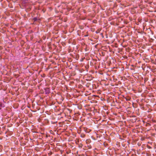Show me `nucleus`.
Segmentation results:
<instances>
[{"label":"nucleus","instance_id":"obj_1","mask_svg":"<svg viewBox=\"0 0 156 156\" xmlns=\"http://www.w3.org/2000/svg\"><path fill=\"white\" fill-rule=\"evenodd\" d=\"M125 98L127 101H130L131 99V97L129 96H127Z\"/></svg>","mask_w":156,"mask_h":156},{"label":"nucleus","instance_id":"obj_2","mask_svg":"<svg viewBox=\"0 0 156 156\" xmlns=\"http://www.w3.org/2000/svg\"><path fill=\"white\" fill-rule=\"evenodd\" d=\"M87 149H90L91 148V146L90 144H87V145L85 146Z\"/></svg>","mask_w":156,"mask_h":156},{"label":"nucleus","instance_id":"obj_3","mask_svg":"<svg viewBox=\"0 0 156 156\" xmlns=\"http://www.w3.org/2000/svg\"><path fill=\"white\" fill-rule=\"evenodd\" d=\"M45 92L47 94H49L50 93L49 88H47L45 89Z\"/></svg>","mask_w":156,"mask_h":156},{"label":"nucleus","instance_id":"obj_4","mask_svg":"<svg viewBox=\"0 0 156 156\" xmlns=\"http://www.w3.org/2000/svg\"><path fill=\"white\" fill-rule=\"evenodd\" d=\"M91 142V140L90 139H88L86 140V143L87 144H89Z\"/></svg>","mask_w":156,"mask_h":156},{"label":"nucleus","instance_id":"obj_5","mask_svg":"<svg viewBox=\"0 0 156 156\" xmlns=\"http://www.w3.org/2000/svg\"><path fill=\"white\" fill-rule=\"evenodd\" d=\"M80 136L83 138H84L85 136V135L83 133H81L80 135Z\"/></svg>","mask_w":156,"mask_h":156},{"label":"nucleus","instance_id":"obj_6","mask_svg":"<svg viewBox=\"0 0 156 156\" xmlns=\"http://www.w3.org/2000/svg\"><path fill=\"white\" fill-rule=\"evenodd\" d=\"M148 80V78H145L144 79V83H145Z\"/></svg>","mask_w":156,"mask_h":156},{"label":"nucleus","instance_id":"obj_7","mask_svg":"<svg viewBox=\"0 0 156 156\" xmlns=\"http://www.w3.org/2000/svg\"><path fill=\"white\" fill-rule=\"evenodd\" d=\"M151 126V124L150 123H147L146 124V126Z\"/></svg>","mask_w":156,"mask_h":156},{"label":"nucleus","instance_id":"obj_8","mask_svg":"<svg viewBox=\"0 0 156 156\" xmlns=\"http://www.w3.org/2000/svg\"><path fill=\"white\" fill-rule=\"evenodd\" d=\"M33 20H34V22H35V21H36L37 20V17H34L33 18Z\"/></svg>","mask_w":156,"mask_h":156},{"label":"nucleus","instance_id":"obj_9","mask_svg":"<svg viewBox=\"0 0 156 156\" xmlns=\"http://www.w3.org/2000/svg\"><path fill=\"white\" fill-rule=\"evenodd\" d=\"M0 107H4V106H3V105L1 103V102H0Z\"/></svg>","mask_w":156,"mask_h":156},{"label":"nucleus","instance_id":"obj_10","mask_svg":"<svg viewBox=\"0 0 156 156\" xmlns=\"http://www.w3.org/2000/svg\"><path fill=\"white\" fill-rule=\"evenodd\" d=\"M83 146V145L82 144H80L79 145V147L82 148Z\"/></svg>","mask_w":156,"mask_h":156},{"label":"nucleus","instance_id":"obj_11","mask_svg":"<svg viewBox=\"0 0 156 156\" xmlns=\"http://www.w3.org/2000/svg\"><path fill=\"white\" fill-rule=\"evenodd\" d=\"M52 154V152H50L49 153H48V154L49 155H51Z\"/></svg>","mask_w":156,"mask_h":156},{"label":"nucleus","instance_id":"obj_12","mask_svg":"<svg viewBox=\"0 0 156 156\" xmlns=\"http://www.w3.org/2000/svg\"><path fill=\"white\" fill-rule=\"evenodd\" d=\"M138 145L139 146H140V145H141L140 144H139V143H138Z\"/></svg>","mask_w":156,"mask_h":156},{"label":"nucleus","instance_id":"obj_13","mask_svg":"<svg viewBox=\"0 0 156 156\" xmlns=\"http://www.w3.org/2000/svg\"><path fill=\"white\" fill-rule=\"evenodd\" d=\"M2 108V107H0V110L1 109V108Z\"/></svg>","mask_w":156,"mask_h":156}]
</instances>
